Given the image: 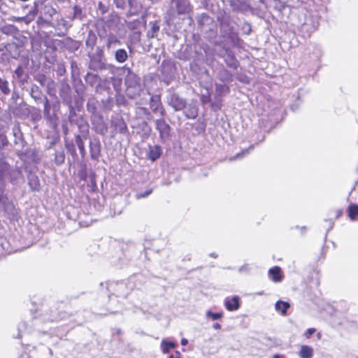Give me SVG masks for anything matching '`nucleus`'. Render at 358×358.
Returning a JSON list of instances; mask_svg holds the SVG:
<instances>
[{
	"mask_svg": "<svg viewBox=\"0 0 358 358\" xmlns=\"http://www.w3.org/2000/svg\"><path fill=\"white\" fill-rule=\"evenodd\" d=\"M124 70L127 71L124 79L126 94L129 98L134 99L140 94L142 90L141 78L131 69L124 67Z\"/></svg>",
	"mask_w": 358,
	"mask_h": 358,
	"instance_id": "f257e3e1",
	"label": "nucleus"
},
{
	"mask_svg": "<svg viewBox=\"0 0 358 358\" xmlns=\"http://www.w3.org/2000/svg\"><path fill=\"white\" fill-rule=\"evenodd\" d=\"M51 356V349L44 345H40L33 348L29 354L22 353L20 358H50Z\"/></svg>",
	"mask_w": 358,
	"mask_h": 358,
	"instance_id": "f03ea898",
	"label": "nucleus"
},
{
	"mask_svg": "<svg viewBox=\"0 0 358 358\" xmlns=\"http://www.w3.org/2000/svg\"><path fill=\"white\" fill-rule=\"evenodd\" d=\"M0 170L9 175L10 182L13 184H17L23 179L22 173L17 166L10 167L7 163L1 161Z\"/></svg>",
	"mask_w": 358,
	"mask_h": 358,
	"instance_id": "7ed1b4c3",
	"label": "nucleus"
},
{
	"mask_svg": "<svg viewBox=\"0 0 358 358\" xmlns=\"http://www.w3.org/2000/svg\"><path fill=\"white\" fill-rule=\"evenodd\" d=\"M168 103L175 110H181L185 108L186 101L176 94H171L167 97Z\"/></svg>",
	"mask_w": 358,
	"mask_h": 358,
	"instance_id": "20e7f679",
	"label": "nucleus"
},
{
	"mask_svg": "<svg viewBox=\"0 0 358 358\" xmlns=\"http://www.w3.org/2000/svg\"><path fill=\"white\" fill-rule=\"evenodd\" d=\"M110 124L111 127L114 128L116 132L124 134L128 131L127 124L124 119L118 115L112 116Z\"/></svg>",
	"mask_w": 358,
	"mask_h": 358,
	"instance_id": "39448f33",
	"label": "nucleus"
},
{
	"mask_svg": "<svg viewBox=\"0 0 358 358\" xmlns=\"http://www.w3.org/2000/svg\"><path fill=\"white\" fill-rule=\"evenodd\" d=\"M155 124H156V128L159 131L161 138H163L168 137L169 135L170 127L166 122L164 119L161 118V119L157 120L155 122Z\"/></svg>",
	"mask_w": 358,
	"mask_h": 358,
	"instance_id": "423d86ee",
	"label": "nucleus"
},
{
	"mask_svg": "<svg viewBox=\"0 0 358 358\" xmlns=\"http://www.w3.org/2000/svg\"><path fill=\"white\" fill-rule=\"evenodd\" d=\"M150 105V108L154 113H157L159 112L161 116L164 115V110L162 106L160 96L159 95H153L151 96Z\"/></svg>",
	"mask_w": 358,
	"mask_h": 358,
	"instance_id": "0eeeda50",
	"label": "nucleus"
},
{
	"mask_svg": "<svg viewBox=\"0 0 358 358\" xmlns=\"http://www.w3.org/2000/svg\"><path fill=\"white\" fill-rule=\"evenodd\" d=\"M12 131H13V135L15 138L14 143L16 145H19V146L23 148L26 142L23 138V134H22V132L21 131L20 126L18 124L15 125L12 129Z\"/></svg>",
	"mask_w": 358,
	"mask_h": 358,
	"instance_id": "6e6552de",
	"label": "nucleus"
},
{
	"mask_svg": "<svg viewBox=\"0 0 358 358\" xmlns=\"http://www.w3.org/2000/svg\"><path fill=\"white\" fill-rule=\"evenodd\" d=\"M269 278L274 282H280L283 279V274L279 266H273L269 268L268 271Z\"/></svg>",
	"mask_w": 358,
	"mask_h": 358,
	"instance_id": "1a4fd4ad",
	"label": "nucleus"
},
{
	"mask_svg": "<svg viewBox=\"0 0 358 358\" xmlns=\"http://www.w3.org/2000/svg\"><path fill=\"white\" fill-rule=\"evenodd\" d=\"M224 306L226 309L229 311L238 310L240 307V301L238 296H234L231 298H226L224 300Z\"/></svg>",
	"mask_w": 358,
	"mask_h": 358,
	"instance_id": "9d476101",
	"label": "nucleus"
},
{
	"mask_svg": "<svg viewBox=\"0 0 358 358\" xmlns=\"http://www.w3.org/2000/svg\"><path fill=\"white\" fill-rule=\"evenodd\" d=\"M176 4V10L179 14H185L190 10L189 0H173Z\"/></svg>",
	"mask_w": 358,
	"mask_h": 358,
	"instance_id": "9b49d317",
	"label": "nucleus"
},
{
	"mask_svg": "<svg viewBox=\"0 0 358 358\" xmlns=\"http://www.w3.org/2000/svg\"><path fill=\"white\" fill-rule=\"evenodd\" d=\"M90 150L92 159H97L101 153V144L99 141H91L90 143Z\"/></svg>",
	"mask_w": 358,
	"mask_h": 358,
	"instance_id": "f8f14e48",
	"label": "nucleus"
},
{
	"mask_svg": "<svg viewBox=\"0 0 358 358\" xmlns=\"http://www.w3.org/2000/svg\"><path fill=\"white\" fill-rule=\"evenodd\" d=\"M0 210L8 214H10L11 210H15L13 205L9 202L8 198L3 195L2 192H0Z\"/></svg>",
	"mask_w": 358,
	"mask_h": 358,
	"instance_id": "ddd939ff",
	"label": "nucleus"
},
{
	"mask_svg": "<svg viewBox=\"0 0 358 358\" xmlns=\"http://www.w3.org/2000/svg\"><path fill=\"white\" fill-rule=\"evenodd\" d=\"M162 154L161 147L159 145H150L148 152V158L152 161H156Z\"/></svg>",
	"mask_w": 358,
	"mask_h": 358,
	"instance_id": "4468645a",
	"label": "nucleus"
},
{
	"mask_svg": "<svg viewBox=\"0 0 358 358\" xmlns=\"http://www.w3.org/2000/svg\"><path fill=\"white\" fill-rule=\"evenodd\" d=\"M30 96L35 100L36 102H40L43 99V93L42 90L40 89V87L34 84L31 85L30 88Z\"/></svg>",
	"mask_w": 358,
	"mask_h": 358,
	"instance_id": "2eb2a0df",
	"label": "nucleus"
},
{
	"mask_svg": "<svg viewBox=\"0 0 358 358\" xmlns=\"http://www.w3.org/2000/svg\"><path fill=\"white\" fill-rule=\"evenodd\" d=\"M121 42L117 38L116 35L110 33L107 35L106 38V47L108 50L115 48L116 45H120Z\"/></svg>",
	"mask_w": 358,
	"mask_h": 358,
	"instance_id": "dca6fc26",
	"label": "nucleus"
},
{
	"mask_svg": "<svg viewBox=\"0 0 358 358\" xmlns=\"http://www.w3.org/2000/svg\"><path fill=\"white\" fill-rule=\"evenodd\" d=\"M114 57L117 62L124 63L128 59V53L126 50L123 48H119L115 51Z\"/></svg>",
	"mask_w": 358,
	"mask_h": 358,
	"instance_id": "f3484780",
	"label": "nucleus"
},
{
	"mask_svg": "<svg viewBox=\"0 0 358 358\" xmlns=\"http://www.w3.org/2000/svg\"><path fill=\"white\" fill-rule=\"evenodd\" d=\"M290 305L288 302L281 300L278 301L275 304V309L277 312L280 313L282 315H286L288 308Z\"/></svg>",
	"mask_w": 358,
	"mask_h": 358,
	"instance_id": "a211bd4d",
	"label": "nucleus"
},
{
	"mask_svg": "<svg viewBox=\"0 0 358 358\" xmlns=\"http://www.w3.org/2000/svg\"><path fill=\"white\" fill-rule=\"evenodd\" d=\"M15 76L16 79L21 83L24 84L27 81L28 75L25 73L23 67L20 65L15 70Z\"/></svg>",
	"mask_w": 358,
	"mask_h": 358,
	"instance_id": "6ab92c4d",
	"label": "nucleus"
},
{
	"mask_svg": "<svg viewBox=\"0 0 358 358\" xmlns=\"http://www.w3.org/2000/svg\"><path fill=\"white\" fill-rule=\"evenodd\" d=\"M149 25L150 29L148 31L147 36L148 38H155L159 31V25L157 21L150 22Z\"/></svg>",
	"mask_w": 358,
	"mask_h": 358,
	"instance_id": "aec40b11",
	"label": "nucleus"
},
{
	"mask_svg": "<svg viewBox=\"0 0 358 358\" xmlns=\"http://www.w3.org/2000/svg\"><path fill=\"white\" fill-rule=\"evenodd\" d=\"M299 355L301 358H311L313 355V349L308 345H302Z\"/></svg>",
	"mask_w": 358,
	"mask_h": 358,
	"instance_id": "412c9836",
	"label": "nucleus"
},
{
	"mask_svg": "<svg viewBox=\"0 0 358 358\" xmlns=\"http://www.w3.org/2000/svg\"><path fill=\"white\" fill-rule=\"evenodd\" d=\"M8 50L10 57L13 59H17L20 55V52L18 46L15 43H11L6 47Z\"/></svg>",
	"mask_w": 358,
	"mask_h": 358,
	"instance_id": "4be33fe9",
	"label": "nucleus"
},
{
	"mask_svg": "<svg viewBox=\"0 0 358 358\" xmlns=\"http://www.w3.org/2000/svg\"><path fill=\"white\" fill-rule=\"evenodd\" d=\"M0 92L4 95H8L10 92L8 80L2 77H0Z\"/></svg>",
	"mask_w": 358,
	"mask_h": 358,
	"instance_id": "5701e85b",
	"label": "nucleus"
},
{
	"mask_svg": "<svg viewBox=\"0 0 358 358\" xmlns=\"http://www.w3.org/2000/svg\"><path fill=\"white\" fill-rule=\"evenodd\" d=\"M28 183L31 189L38 190L40 187L39 180L36 175H30L28 177Z\"/></svg>",
	"mask_w": 358,
	"mask_h": 358,
	"instance_id": "b1692460",
	"label": "nucleus"
},
{
	"mask_svg": "<svg viewBox=\"0 0 358 358\" xmlns=\"http://www.w3.org/2000/svg\"><path fill=\"white\" fill-rule=\"evenodd\" d=\"M308 20H306V22L301 25V31L306 32L309 36L317 28V24H311L308 22Z\"/></svg>",
	"mask_w": 358,
	"mask_h": 358,
	"instance_id": "393cba45",
	"label": "nucleus"
},
{
	"mask_svg": "<svg viewBox=\"0 0 358 358\" xmlns=\"http://www.w3.org/2000/svg\"><path fill=\"white\" fill-rule=\"evenodd\" d=\"M65 154L63 150H57L55 153L54 162L57 166H60L64 163Z\"/></svg>",
	"mask_w": 358,
	"mask_h": 358,
	"instance_id": "a878e982",
	"label": "nucleus"
},
{
	"mask_svg": "<svg viewBox=\"0 0 358 358\" xmlns=\"http://www.w3.org/2000/svg\"><path fill=\"white\" fill-rule=\"evenodd\" d=\"M176 345L171 341H166V340H163L161 343L162 351L164 354H167L169 352L170 350L176 348Z\"/></svg>",
	"mask_w": 358,
	"mask_h": 358,
	"instance_id": "bb28decb",
	"label": "nucleus"
},
{
	"mask_svg": "<svg viewBox=\"0 0 358 358\" xmlns=\"http://www.w3.org/2000/svg\"><path fill=\"white\" fill-rule=\"evenodd\" d=\"M348 215L352 220H355L358 215V206L355 204L350 205L348 207Z\"/></svg>",
	"mask_w": 358,
	"mask_h": 358,
	"instance_id": "cd10ccee",
	"label": "nucleus"
},
{
	"mask_svg": "<svg viewBox=\"0 0 358 358\" xmlns=\"http://www.w3.org/2000/svg\"><path fill=\"white\" fill-rule=\"evenodd\" d=\"M215 90L218 95L224 96L229 92V87L224 84H216Z\"/></svg>",
	"mask_w": 358,
	"mask_h": 358,
	"instance_id": "c85d7f7f",
	"label": "nucleus"
},
{
	"mask_svg": "<svg viewBox=\"0 0 358 358\" xmlns=\"http://www.w3.org/2000/svg\"><path fill=\"white\" fill-rule=\"evenodd\" d=\"M225 62L229 66H230L233 69L237 68V63H238L237 60L231 54V52L227 53V58H226Z\"/></svg>",
	"mask_w": 358,
	"mask_h": 358,
	"instance_id": "c756f323",
	"label": "nucleus"
},
{
	"mask_svg": "<svg viewBox=\"0 0 358 358\" xmlns=\"http://www.w3.org/2000/svg\"><path fill=\"white\" fill-rule=\"evenodd\" d=\"M43 10L45 16H48L50 18H52L57 13L56 9L51 5H45Z\"/></svg>",
	"mask_w": 358,
	"mask_h": 358,
	"instance_id": "7c9ffc66",
	"label": "nucleus"
},
{
	"mask_svg": "<svg viewBox=\"0 0 358 358\" xmlns=\"http://www.w3.org/2000/svg\"><path fill=\"white\" fill-rule=\"evenodd\" d=\"M185 115L187 119H194L198 115L197 108L194 106L185 111Z\"/></svg>",
	"mask_w": 358,
	"mask_h": 358,
	"instance_id": "2f4dec72",
	"label": "nucleus"
},
{
	"mask_svg": "<svg viewBox=\"0 0 358 358\" xmlns=\"http://www.w3.org/2000/svg\"><path fill=\"white\" fill-rule=\"evenodd\" d=\"M76 145L80 150V155L84 157L85 154V144L80 136H77L76 138Z\"/></svg>",
	"mask_w": 358,
	"mask_h": 358,
	"instance_id": "473e14b6",
	"label": "nucleus"
},
{
	"mask_svg": "<svg viewBox=\"0 0 358 358\" xmlns=\"http://www.w3.org/2000/svg\"><path fill=\"white\" fill-rule=\"evenodd\" d=\"M83 10L81 8L78 6H74L73 7V16L70 18L73 20L74 19L81 20L83 18Z\"/></svg>",
	"mask_w": 358,
	"mask_h": 358,
	"instance_id": "72a5a7b5",
	"label": "nucleus"
},
{
	"mask_svg": "<svg viewBox=\"0 0 358 358\" xmlns=\"http://www.w3.org/2000/svg\"><path fill=\"white\" fill-rule=\"evenodd\" d=\"M9 58L8 50L6 48L5 49H0V63H6L8 61Z\"/></svg>",
	"mask_w": 358,
	"mask_h": 358,
	"instance_id": "f704fd0d",
	"label": "nucleus"
},
{
	"mask_svg": "<svg viewBox=\"0 0 358 358\" xmlns=\"http://www.w3.org/2000/svg\"><path fill=\"white\" fill-rule=\"evenodd\" d=\"M206 315L207 317H209L213 320H220L223 317L222 313H213L210 310H208Z\"/></svg>",
	"mask_w": 358,
	"mask_h": 358,
	"instance_id": "c9c22d12",
	"label": "nucleus"
},
{
	"mask_svg": "<svg viewBox=\"0 0 358 358\" xmlns=\"http://www.w3.org/2000/svg\"><path fill=\"white\" fill-rule=\"evenodd\" d=\"M88 38L87 40L86 41V45L89 47H93L95 44V41H96V37H95V34L90 31L89 34H88Z\"/></svg>",
	"mask_w": 358,
	"mask_h": 358,
	"instance_id": "e433bc0d",
	"label": "nucleus"
},
{
	"mask_svg": "<svg viewBox=\"0 0 358 358\" xmlns=\"http://www.w3.org/2000/svg\"><path fill=\"white\" fill-rule=\"evenodd\" d=\"M130 1L131 0H114L116 6L120 8H124Z\"/></svg>",
	"mask_w": 358,
	"mask_h": 358,
	"instance_id": "4c0bfd02",
	"label": "nucleus"
},
{
	"mask_svg": "<svg viewBox=\"0 0 358 358\" xmlns=\"http://www.w3.org/2000/svg\"><path fill=\"white\" fill-rule=\"evenodd\" d=\"M71 73L73 76L79 74V69L76 62L72 60L71 62Z\"/></svg>",
	"mask_w": 358,
	"mask_h": 358,
	"instance_id": "58836bf2",
	"label": "nucleus"
},
{
	"mask_svg": "<svg viewBox=\"0 0 358 358\" xmlns=\"http://www.w3.org/2000/svg\"><path fill=\"white\" fill-rule=\"evenodd\" d=\"M152 189H148L143 192H138L136 194V198L138 199H142V198H145L148 196H149L152 193Z\"/></svg>",
	"mask_w": 358,
	"mask_h": 358,
	"instance_id": "ea45409f",
	"label": "nucleus"
},
{
	"mask_svg": "<svg viewBox=\"0 0 358 358\" xmlns=\"http://www.w3.org/2000/svg\"><path fill=\"white\" fill-rule=\"evenodd\" d=\"M8 144V141L6 135L0 134V148L6 146Z\"/></svg>",
	"mask_w": 358,
	"mask_h": 358,
	"instance_id": "a19ab883",
	"label": "nucleus"
},
{
	"mask_svg": "<svg viewBox=\"0 0 358 358\" xmlns=\"http://www.w3.org/2000/svg\"><path fill=\"white\" fill-rule=\"evenodd\" d=\"M210 19L209 17V16L207 15V14H201L200 16H199V18L198 20V23L200 24V25H202L205 22H208L209 21Z\"/></svg>",
	"mask_w": 358,
	"mask_h": 358,
	"instance_id": "79ce46f5",
	"label": "nucleus"
},
{
	"mask_svg": "<svg viewBox=\"0 0 358 358\" xmlns=\"http://www.w3.org/2000/svg\"><path fill=\"white\" fill-rule=\"evenodd\" d=\"M35 80L38 82L42 86L45 85L46 77L45 75H39L35 78Z\"/></svg>",
	"mask_w": 358,
	"mask_h": 358,
	"instance_id": "37998d69",
	"label": "nucleus"
},
{
	"mask_svg": "<svg viewBox=\"0 0 358 358\" xmlns=\"http://www.w3.org/2000/svg\"><path fill=\"white\" fill-rule=\"evenodd\" d=\"M50 106L47 97H44V113L48 115L50 113Z\"/></svg>",
	"mask_w": 358,
	"mask_h": 358,
	"instance_id": "c03bdc74",
	"label": "nucleus"
},
{
	"mask_svg": "<svg viewBox=\"0 0 358 358\" xmlns=\"http://www.w3.org/2000/svg\"><path fill=\"white\" fill-rule=\"evenodd\" d=\"M87 109L90 112L94 113L96 111V106H95V104L94 102L92 103L91 101H89L87 103Z\"/></svg>",
	"mask_w": 358,
	"mask_h": 358,
	"instance_id": "a18cd8bd",
	"label": "nucleus"
},
{
	"mask_svg": "<svg viewBox=\"0 0 358 358\" xmlns=\"http://www.w3.org/2000/svg\"><path fill=\"white\" fill-rule=\"evenodd\" d=\"M131 36H133V39L134 41H138L140 39L141 31L138 30H134L131 34Z\"/></svg>",
	"mask_w": 358,
	"mask_h": 358,
	"instance_id": "49530a36",
	"label": "nucleus"
},
{
	"mask_svg": "<svg viewBox=\"0 0 358 358\" xmlns=\"http://www.w3.org/2000/svg\"><path fill=\"white\" fill-rule=\"evenodd\" d=\"M316 329L315 328H309L305 332V336L307 338H309L311 335H313L315 332Z\"/></svg>",
	"mask_w": 358,
	"mask_h": 358,
	"instance_id": "de8ad7c7",
	"label": "nucleus"
},
{
	"mask_svg": "<svg viewBox=\"0 0 358 358\" xmlns=\"http://www.w3.org/2000/svg\"><path fill=\"white\" fill-rule=\"evenodd\" d=\"M250 270V268L248 264H244L242 266H241L238 269V271L240 273H242V272H245V273H248Z\"/></svg>",
	"mask_w": 358,
	"mask_h": 358,
	"instance_id": "09e8293b",
	"label": "nucleus"
},
{
	"mask_svg": "<svg viewBox=\"0 0 358 358\" xmlns=\"http://www.w3.org/2000/svg\"><path fill=\"white\" fill-rule=\"evenodd\" d=\"M38 13V6L37 3H35L32 9L29 11V15L32 17H34Z\"/></svg>",
	"mask_w": 358,
	"mask_h": 358,
	"instance_id": "8fccbe9b",
	"label": "nucleus"
},
{
	"mask_svg": "<svg viewBox=\"0 0 358 358\" xmlns=\"http://www.w3.org/2000/svg\"><path fill=\"white\" fill-rule=\"evenodd\" d=\"M26 329V324L24 322H22L18 326V329L20 332H22L23 330Z\"/></svg>",
	"mask_w": 358,
	"mask_h": 358,
	"instance_id": "3c124183",
	"label": "nucleus"
},
{
	"mask_svg": "<svg viewBox=\"0 0 358 358\" xmlns=\"http://www.w3.org/2000/svg\"><path fill=\"white\" fill-rule=\"evenodd\" d=\"M169 358H181L180 354L178 352H176L175 354L171 355Z\"/></svg>",
	"mask_w": 358,
	"mask_h": 358,
	"instance_id": "603ef678",
	"label": "nucleus"
},
{
	"mask_svg": "<svg viewBox=\"0 0 358 358\" xmlns=\"http://www.w3.org/2000/svg\"><path fill=\"white\" fill-rule=\"evenodd\" d=\"M213 329L217 330V329H221V325L219 323H215L213 325Z\"/></svg>",
	"mask_w": 358,
	"mask_h": 358,
	"instance_id": "864d4df0",
	"label": "nucleus"
},
{
	"mask_svg": "<svg viewBox=\"0 0 358 358\" xmlns=\"http://www.w3.org/2000/svg\"><path fill=\"white\" fill-rule=\"evenodd\" d=\"M187 343H188V341H187V339H186V338H182V339L181 340V345H182L185 346V345H187Z\"/></svg>",
	"mask_w": 358,
	"mask_h": 358,
	"instance_id": "5fc2aeb1",
	"label": "nucleus"
},
{
	"mask_svg": "<svg viewBox=\"0 0 358 358\" xmlns=\"http://www.w3.org/2000/svg\"><path fill=\"white\" fill-rule=\"evenodd\" d=\"M327 222H329V230H330L331 229H332L333 226H334V222L329 220H326Z\"/></svg>",
	"mask_w": 358,
	"mask_h": 358,
	"instance_id": "6e6d98bb",
	"label": "nucleus"
},
{
	"mask_svg": "<svg viewBox=\"0 0 358 358\" xmlns=\"http://www.w3.org/2000/svg\"><path fill=\"white\" fill-rule=\"evenodd\" d=\"M209 256L213 258H217V255L215 252L210 253Z\"/></svg>",
	"mask_w": 358,
	"mask_h": 358,
	"instance_id": "4d7b16f0",
	"label": "nucleus"
},
{
	"mask_svg": "<svg viewBox=\"0 0 358 358\" xmlns=\"http://www.w3.org/2000/svg\"><path fill=\"white\" fill-rule=\"evenodd\" d=\"M12 111L15 115H16V116L19 115V113L17 112V109H12Z\"/></svg>",
	"mask_w": 358,
	"mask_h": 358,
	"instance_id": "13d9d810",
	"label": "nucleus"
},
{
	"mask_svg": "<svg viewBox=\"0 0 358 358\" xmlns=\"http://www.w3.org/2000/svg\"><path fill=\"white\" fill-rule=\"evenodd\" d=\"M245 152H243V153H238L236 155V157H234L233 159H235L236 158H239L242 155L245 154Z\"/></svg>",
	"mask_w": 358,
	"mask_h": 358,
	"instance_id": "bf43d9fd",
	"label": "nucleus"
},
{
	"mask_svg": "<svg viewBox=\"0 0 358 358\" xmlns=\"http://www.w3.org/2000/svg\"><path fill=\"white\" fill-rule=\"evenodd\" d=\"M62 24H63V26L66 27V20H62Z\"/></svg>",
	"mask_w": 358,
	"mask_h": 358,
	"instance_id": "052dcab7",
	"label": "nucleus"
},
{
	"mask_svg": "<svg viewBox=\"0 0 358 358\" xmlns=\"http://www.w3.org/2000/svg\"><path fill=\"white\" fill-rule=\"evenodd\" d=\"M301 229L302 233H303V232H305L306 231V227H302L301 228Z\"/></svg>",
	"mask_w": 358,
	"mask_h": 358,
	"instance_id": "680f3d73",
	"label": "nucleus"
},
{
	"mask_svg": "<svg viewBox=\"0 0 358 358\" xmlns=\"http://www.w3.org/2000/svg\"><path fill=\"white\" fill-rule=\"evenodd\" d=\"M259 1H260V2H262L264 4H266V5L267 4V0H259Z\"/></svg>",
	"mask_w": 358,
	"mask_h": 358,
	"instance_id": "e2e57ef3",
	"label": "nucleus"
},
{
	"mask_svg": "<svg viewBox=\"0 0 358 358\" xmlns=\"http://www.w3.org/2000/svg\"><path fill=\"white\" fill-rule=\"evenodd\" d=\"M39 322H40L39 320H35L34 324L38 325Z\"/></svg>",
	"mask_w": 358,
	"mask_h": 358,
	"instance_id": "0e129e2a",
	"label": "nucleus"
},
{
	"mask_svg": "<svg viewBox=\"0 0 358 358\" xmlns=\"http://www.w3.org/2000/svg\"><path fill=\"white\" fill-rule=\"evenodd\" d=\"M273 358H282V357H281V356H280V355H275L273 356Z\"/></svg>",
	"mask_w": 358,
	"mask_h": 358,
	"instance_id": "69168bd1",
	"label": "nucleus"
},
{
	"mask_svg": "<svg viewBox=\"0 0 358 358\" xmlns=\"http://www.w3.org/2000/svg\"><path fill=\"white\" fill-rule=\"evenodd\" d=\"M201 101H202L203 103H205V101H206V99H205V96H203L201 97Z\"/></svg>",
	"mask_w": 358,
	"mask_h": 358,
	"instance_id": "338daca9",
	"label": "nucleus"
},
{
	"mask_svg": "<svg viewBox=\"0 0 358 358\" xmlns=\"http://www.w3.org/2000/svg\"><path fill=\"white\" fill-rule=\"evenodd\" d=\"M341 213H342V212H341V211H340V210H338V211L337 212V217H338V216H340V215H341Z\"/></svg>",
	"mask_w": 358,
	"mask_h": 358,
	"instance_id": "774afa93",
	"label": "nucleus"
}]
</instances>
